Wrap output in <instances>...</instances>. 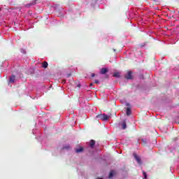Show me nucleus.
<instances>
[{
    "label": "nucleus",
    "mask_w": 179,
    "mask_h": 179,
    "mask_svg": "<svg viewBox=\"0 0 179 179\" xmlns=\"http://www.w3.org/2000/svg\"><path fill=\"white\" fill-rule=\"evenodd\" d=\"M96 118H99L102 121H107L110 120V116L103 113V114L96 115Z\"/></svg>",
    "instance_id": "obj_1"
},
{
    "label": "nucleus",
    "mask_w": 179,
    "mask_h": 179,
    "mask_svg": "<svg viewBox=\"0 0 179 179\" xmlns=\"http://www.w3.org/2000/svg\"><path fill=\"white\" fill-rule=\"evenodd\" d=\"M124 78L127 80L132 79V71H127V73L124 76Z\"/></svg>",
    "instance_id": "obj_2"
},
{
    "label": "nucleus",
    "mask_w": 179,
    "mask_h": 179,
    "mask_svg": "<svg viewBox=\"0 0 179 179\" xmlns=\"http://www.w3.org/2000/svg\"><path fill=\"white\" fill-rule=\"evenodd\" d=\"M134 159H136L137 163H138V164H142V161L141 160V157H138V155L136 154H134Z\"/></svg>",
    "instance_id": "obj_3"
},
{
    "label": "nucleus",
    "mask_w": 179,
    "mask_h": 179,
    "mask_svg": "<svg viewBox=\"0 0 179 179\" xmlns=\"http://www.w3.org/2000/svg\"><path fill=\"white\" fill-rule=\"evenodd\" d=\"M15 80H16V76L13 75L10 77L9 83H15Z\"/></svg>",
    "instance_id": "obj_4"
},
{
    "label": "nucleus",
    "mask_w": 179,
    "mask_h": 179,
    "mask_svg": "<svg viewBox=\"0 0 179 179\" xmlns=\"http://www.w3.org/2000/svg\"><path fill=\"white\" fill-rule=\"evenodd\" d=\"M107 72H108V70L106 68L101 69L100 73H101V75H105V73H107Z\"/></svg>",
    "instance_id": "obj_5"
},
{
    "label": "nucleus",
    "mask_w": 179,
    "mask_h": 179,
    "mask_svg": "<svg viewBox=\"0 0 179 179\" xmlns=\"http://www.w3.org/2000/svg\"><path fill=\"white\" fill-rule=\"evenodd\" d=\"M94 145H96V141L94 140H91L90 142V148H94Z\"/></svg>",
    "instance_id": "obj_6"
},
{
    "label": "nucleus",
    "mask_w": 179,
    "mask_h": 179,
    "mask_svg": "<svg viewBox=\"0 0 179 179\" xmlns=\"http://www.w3.org/2000/svg\"><path fill=\"white\" fill-rule=\"evenodd\" d=\"M42 68H44L45 69L48 68V63L47 62H43L42 63Z\"/></svg>",
    "instance_id": "obj_7"
},
{
    "label": "nucleus",
    "mask_w": 179,
    "mask_h": 179,
    "mask_svg": "<svg viewBox=\"0 0 179 179\" xmlns=\"http://www.w3.org/2000/svg\"><path fill=\"white\" fill-rule=\"evenodd\" d=\"M63 150H69V149H71V145H66L64 146H63L62 148Z\"/></svg>",
    "instance_id": "obj_8"
},
{
    "label": "nucleus",
    "mask_w": 179,
    "mask_h": 179,
    "mask_svg": "<svg viewBox=\"0 0 179 179\" xmlns=\"http://www.w3.org/2000/svg\"><path fill=\"white\" fill-rule=\"evenodd\" d=\"M131 108H127V109H126L127 115H131Z\"/></svg>",
    "instance_id": "obj_9"
},
{
    "label": "nucleus",
    "mask_w": 179,
    "mask_h": 179,
    "mask_svg": "<svg viewBox=\"0 0 179 179\" xmlns=\"http://www.w3.org/2000/svg\"><path fill=\"white\" fill-rule=\"evenodd\" d=\"M122 129H127V122H122Z\"/></svg>",
    "instance_id": "obj_10"
},
{
    "label": "nucleus",
    "mask_w": 179,
    "mask_h": 179,
    "mask_svg": "<svg viewBox=\"0 0 179 179\" xmlns=\"http://www.w3.org/2000/svg\"><path fill=\"white\" fill-rule=\"evenodd\" d=\"M76 153H80V152H83V148H80L79 149L76 150Z\"/></svg>",
    "instance_id": "obj_11"
},
{
    "label": "nucleus",
    "mask_w": 179,
    "mask_h": 179,
    "mask_svg": "<svg viewBox=\"0 0 179 179\" xmlns=\"http://www.w3.org/2000/svg\"><path fill=\"white\" fill-rule=\"evenodd\" d=\"M143 179L148 178V174L146 173V172H145V171H143Z\"/></svg>",
    "instance_id": "obj_12"
},
{
    "label": "nucleus",
    "mask_w": 179,
    "mask_h": 179,
    "mask_svg": "<svg viewBox=\"0 0 179 179\" xmlns=\"http://www.w3.org/2000/svg\"><path fill=\"white\" fill-rule=\"evenodd\" d=\"M113 176H114V171H111L109 173V178H113Z\"/></svg>",
    "instance_id": "obj_13"
},
{
    "label": "nucleus",
    "mask_w": 179,
    "mask_h": 179,
    "mask_svg": "<svg viewBox=\"0 0 179 179\" xmlns=\"http://www.w3.org/2000/svg\"><path fill=\"white\" fill-rule=\"evenodd\" d=\"M113 76L115 77V78H120V73H118V72H116V73H115L114 74H113Z\"/></svg>",
    "instance_id": "obj_14"
},
{
    "label": "nucleus",
    "mask_w": 179,
    "mask_h": 179,
    "mask_svg": "<svg viewBox=\"0 0 179 179\" xmlns=\"http://www.w3.org/2000/svg\"><path fill=\"white\" fill-rule=\"evenodd\" d=\"M94 83H96V85H99V81H98V80H94Z\"/></svg>",
    "instance_id": "obj_15"
},
{
    "label": "nucleus",
    "mask_w": 179,
    "mask_h": 179,
    "mask_svg": "<svg viewBox=\"0 0 179 179\" xmlns=\"http://www.w3.org/2000/svg\"><path fill=\"white\" fill-rule=\"evenodd\" d=\"M94 76H96V74L92 73V78H94Z\"/></svg>",
    "instance_id": "obj_16"
},
{
    "label": "nucleus",
    "mask_w": 179,
    "mask_h": 179,
    "mask_svg": "<svg viewBox=\"0 0 179 179\" xmlns=\"http://www.w3.org/2000/svg\"><path fill=\"white\" fill-rule=\"evenodd\" d=\"M92 86H93V83L90 84V87H92Z\"/></svg>",
    "instance_id": "obj_17"
},
{
    "label": "nucleus",
    "mask_w": 179,
    "mask_h": 179,
    "mask_svg": "<svg viewBox=\"0 0 179 179\" xmlns=\"http://www.w3.org/2000/svg\"><path fill=\"white\" fill-rule=\"evenodd\" d=\"M78 87H80V84H78Z\"/></svg>",
    "instance_id": "obj_18"
},
{
    "label": "nucleus",
    "mask_w": 179,
    "mask_h": 179,
    "mask_svg": "<svg viewBox=\"0 0 179 179\" xmlns=\"http://www.w3.org/2000/svg\"><path fill=\"white\" fill-rule=\"evenodd\" d=\"M98 179H103V178H98Z\"/></svg>",
    "instance_id": "obj_19"
}]
</instances>
